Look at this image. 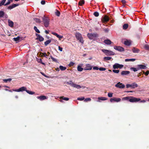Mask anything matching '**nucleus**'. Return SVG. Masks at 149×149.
<instances>
[{"label": "nucleus", "instance_id": "f257e3e1", "mask_svg": "<svg viewBox=\"0 0 149 149\" xmlns=\"http://www.w3.org/2000/svg\"><path fill=\"white\" fill-rule=\"evenodd\" d=\"M123 100H128L131 102H136L140 101V102L144 103L146 102V100H141L140 98H137L133 96H127L123 98Z\"/></svg>", "mask_w": 149, "mask_h": 149}, {"label": "nucleus", "instance_id": "f03ea898", "mask_svg": "<svg viewBox=\"0 0 149 149\" xmlns=\"http://www.w3.org/2000/svg\"><path fill=\"white\" fill-rule=\"evenodd\" d=\"M102 51L107 56L114 55H115V53L110 50L102 49Z\"/></svg>", "mask_w": 149, "mask_h": 149}, {"label": "nucleus", "instance_id": "7ed1b4c3", "mask_svg": "<svg viewBox=\"0 0 149 149\" xmlns=\"http://www.w3.org/2000/svg\"><path fill=\"white\" fill-rule=\"evenodd\" d=\"M42 22L44 23L45 27H48L49 24V19L45 17V16L42 17Z\"/></svg>", "mask_w": 149, "mask_h": 149}, {"label": "nucleus", "instance_id": "20e7f679", "mask_svg": "<svg viewBox=\"0 0 149 149\" xmlns=\"http://www.w3.org/2000/svg\"><path fill=\"white\" fill-rule=\"evenodd\" d=\"M75 37L77 40H79L80 42L83 43L84 42L81 35L79 33H77L75 34Z\"/></svg>", "mask_w": 149, "mask_h": 149}, {"label": "nucleus", "instance_id": "39448f33", "mask_svg": "<svg viewBox=\"0 0 149 149\" xmlns=\"http://www.w3.org/2000/svg\"><path fill=\"white\" fill-rule=\"evenodd\" d=\"M97 34L96 33H89L87 34V36L90 39H93L94 38L97 37Z\"/></svg>", "mask_w": 149, "mask_h": 149}, {"label": "nucleus", "instance_id": "423d86ee", "mask_svg": "<svg viewBox=\"0 0 149 149\" xmlns=\"http://www.w3.org/2000/svg\"><path fill=\"white\" fill-rule=\"evenodd\" d=\"M114 49L121 52H123L125 51L124 48L120 46H114Z\"/></svg>", "mask_w": 149, "mask_h": 149}, {"label": "nucleus", "instance_id": "0eeeda50", "mask_svg": "<svg viewBox=\"0 0 149 149\" xmlns=\"http://www.w3.org/2000/svg\"><path fill=\"white\" fill-rule=\"evenodd\" d=\"M26 87L23 86L19 88L18 89H13V90L14 91L19 92L20 91L22 92L24 91H26Z\"/></svg>", "mask_w": 149, "mask_h": 149}, {"label": "nucleus", "instance_id": "6e6552de", "mask_svg": "<svg viewBox=\"0 0 149 149\" xmlns=\"http://www.w3.org/2000/svg\"><path fill=\"white\" fill-rule=\"evenodd\" d=\"M123 65L120 64L118 63H116L113 65V68L114 69H118V68H121L123 67Z\"/></svg>", "mask_w": 149, "mask_h": 149}, {"label": "nucleus", "instance_id": "1a4fd4ad", "mask_svg": "<svg viewBox=\"0 0 149 149\" xmlns=\"http://www.w3.org/2000/svg\"><path fill=\"white\" fill-rule=\"evenodd\" d=\"M115 86L120 88H125V85L122 83L119 82L115 85Z\"/></svg>", "mask_w": 149, "mask_h": 149}, {"label": "nucleus", "instance_id": "9d476101", "mask_svg": "<svg viewBox=\"0 0 149 149\" xmlns=\"http://www.w3.org/2000/svg\"><path fill=\"white\" fill-rule=\"evenodd\" d=\"M101 20L102 22H105L109 21V18L107 15H105L104 17H102Z\"/></svg>", "mask_w": 149, "mask_h": 149}, {"label": "nucleus", "instance_id": "9b49d317", "mask_svg": "<svg viewBox=\"0 0 149 149\" xmlns=\"http://www.w3.org/2000/svg\"><path fill=\"white\" fill-rule=\"evenodd\" d=\"M121 100L120 98L115 97L111 98L110 99V101L111 102H113V101L118 102L120 101Z\"/></svg>", "mask_w": 149, "mask_h": 149}, {"label": "nucleus", "instance_id": "f8f14e48", "mask_svg": "<svg viewBox=\"0 0 149 149\" xmlns=\"http://www.w3.org/2000/svg\"><path fill=\"white\" fill-rule=\"evenodd\" d=\"M47 98L48 97H46L45 95H41L37 97V98L41 101L47 99Z\"/></svg>", "mask_w": 149, "mask_h": 149}, {"label": "nucleus", "instance_id": "ddd939ff", "mask_svg": "<svg viewBox=\"0 0 149 149\" xmlns=\"http://www.w3.org/2000/svg\"><path fill=\"white\" fill-rule=\"evenodd\" d=\"M137 69L138 70L143 69H146L147 67L145 65H137Z\"/></svg>", "mask_w": 149, "mask_h": 149}, {"label": "nucleus", "instance_id": "4468645a", "mask_svg": "<svg viewBox=\"0 0 149 149\" xmlns=\"http://www.w3.org/2000/svg\"><path fill=\"white\" fill-rule=\"evenodd\" d=\"M19 4H13L12 5L9 6L8 7V9L10 10H11V9L19 6Z\"/></svg>", "mask_w": 149, "mask_h": 149}, {"label": "nucleus", "instance_id": "2eb2a0df", "mask_svg": "<svg viewBox=\"0 0 149 149\" xmlns=\"http://www.w3.org/2000/svg\"><path fill=\"white\" fill-rule=\"evenodd\" d=\"M92 69V67L90 64H87L86 65V66L84 68V70H90Z\"/></svg>", "mask_w": 149, "mask_h": 149}, {"label": "nucleus", "instance_id": "dca6fc26", "mask_svg": "<svg viewBox=\"0 0 149 149\" xmlns=\"http://www.w3.org/2000/svg\"><path fill=\"white\" fill-rule=\"evenodd\" d=\"M130 73V72L128 71H123L121 72V75H126Z\"/></svg>", "mask_w": 149, "mask_h": 149}, {"label": "nucleus", "instance_id": "f3484780", "mask_svg": "<svg viewBox=\"0 0 149 149\" xmlns=\"http://www.w3.org/2000/svg\"><path fill=\"white\" fill-rule=\"evenodd\" d=\"M132 50L133 52L134 53H138L140 51V50L139 49L135 47H133L132 49Z\"/></svg>", "mask_w": 149, "mask_h": 149}, {"label": "nucleus", "instance_id": "a211bd4d", "mask_svg": "<svg viewBox=\"0 0 149 149\" xmlns=\"http://www.w3.org/2000/svg\"><path fill=\"white\" fill-rule=\"evenodd\" d=\"M104 43L107 45H109L111 44V41L109 39L105 40L104 41Z\"/></svg>", "mask_w": 149, "mask_h": 149}, {"label": "nucleus", "instance_id": "6ab92c4d", "mask_svg": "<svg viewBox=\"0 0 149 149\" xmlns=\"http://www.w3.org/2000/svg\"><path fill=\"white\" fill-rule=\"evenodd\" d=\"M131 43V42L130 40H127L124 41V44L127 46H130Z\"/></svg>", "mask_w": 149, "mask_h": 149}, {"label": "nucleus", "instance_id": "aec40b11", "mask_svg": "<svg viewBox=\"0 0 149 149\" xmlns=\"http://www.w3.org/2000/svg\"><path fill=\"white\" fill-rule=\"evenodd\" d=\"M8 25L10 27H12L13 26L14 23L13 21L10 20H8Z\"/></svg>", "mask_w": 149, "mask_h": 149}, {"label": "nucleus", "instance_id": "412c9836", "mask_svg": "<svg viewBox=\"0 0 149 149\" xmlns=\"http://www.w3.org/2000/svg\"><path fill=\"white\" fill-rule=\"evenodd\" d=\"M66 83L73 87L74 84V83H73L72 81H69L67 82Z\"/></svg>", "mask_w": 149, "mask_h": 149}, {"label": "nucleus", "instance_id": "4be33fe9", "mask_svg": "<svg viewBox=\"0 0 149 149\" xmlns=\"http://www.w3.org/2000/svg\"><path fill=\"white\" fill-rule=\"evenodd\" d=\"M131 84L132 86L131 87L132 88H135L137 87L138 86L137 84L135 82L132 83Z\"/></svg>", "mask_w": 149, "mask_h": 149}, {"label": "nucleus", "instance_id": "5701e85b", "mask_svg": "<svg viewBox=\"0 0 149 149\" xmlns=\"http://www.w3.org/2000/svg\"><path fill=\"white\" fill-rule=\"evenodd\" d=\"M36 39L38 40L40 42L44 40V38L41 36L39 37H37Z\"/></svg>", "mask_w": 149, "mask_h": 149}, {"label": "nucleus", "instance_id": "b1692460", "mask_svg": "<svg viewBox=\"0 0 149 149\" xmlns=\"http://www.w3.org/2000/svg\"><path fill=\"white\" fill-rule=\"evenodd\" d=\"M73 87L74 88H76L77 89H79L81 88V86L80 85L76 84L75 83L74 84Z\"/></svg>", "mask_w": 149, "mask_h": 149}, {"label": "nucleus", "instance_id": "393cba45", "mask_svg": "<svg viewBox=\"0 0 149 149\" xmlns=\"http://www.w3.org/2000/svg\"><path fill=\"white\" fill-rule=\"evenodd\" d=\"M73 87L74 88H76L77 89H79L81 88V86L80 85L76 84L75 83L74 84Z\"/></svg>", "mask_w": 149, "mask_h": 149}, {"label": "nucleus", "instance_id": "a878e982", "mask_svg": "<svg viewBox=\"0 0 149 149\" xmlns=\"http://www.w3.org/2000/svg\"><path fill=\"white\" fill-rule=\"evenodd\" d=\"M5 13L3 11H0V18L3 17H4Z\"/></svg>", "mask_w": 149, "mask_h": 149}, {"label": "nucleus", "instance_id": "bb28decb", "mask_svg": "<svg viewBox=\"0 0 149 149\" xmlns=\"http://www.w3.org/2000/svg\"><path fill=\"white\" fill-rule=\"evenodd\" d=\"M143 47L146 50H149V45L148 44H144L143 46Z\"/></svg>", "mask_w": 149, "mask_h": 149}, {"label": "nucleus", "instance_id": "cd10ccee", "mask_svg": "<svg viewBox=\"0 0 149 149\" xmlns=\"http://www.w3.org/2000/svg\"><path fill=\"white\" fill-rule=\"evenodd\" d=\"M51 42V40L50 39H49V40H48L44 42L45 45V46H47Z\"/></svg>", "mask_w": 149, "mask_h": 149}, {"label": "nucleus", "instance_id": "c85d7f7f", "mask_svg": "<svg viewBox=\"0 0 149 149\" xmlns=\"http://www.w3.org/2000/svg\"><path fill=\"white\" fill-rule=\"evenodd\" d=\"M33 20L37 23H40L41 22V20L38 18H33Z\"/></svg>", "mask_w": 149, "mask_h": 149}, {"label": "nucleus", "instance_id": "c756f323", "mask_svg": "<svg viewBox=\"0 0 149 149\" xmlns=\"http://www.w3.org/2000/svg\"><path fill=\"white\" fill-rule=\"evenodd\" d=\"M136 60L134 58H131V59H126L125 60V62H128L130 61H134Z\"/></svg>", "mask_w": 149, "mask_h": 149}, {"label": "nucleus", "instance_id": "7c9ffc66", "mask_svg": "<svg viewBox=\"0 0 149 149\" xmlns=\"http://www.w3.org/2000/svg\"><path fill=\"white\" fill-rule=\"evenodd\" d=\"M84 0H80L78 3L79 5L82 6L83 4L84 3Z\"/></svg>", "mask_w": 149, "mask_h": 149}, {"label": "nucleus", "instance_id": "2f4dec72", "mask_svg": "<svg viewBox=\"0 0 149 149\" xmlns=\"http://www.w3.org/2000/svg\"><path fill=\"white\" fill-rule=\"evenodd\" d=\"M77 70L81 72L83 70V68L80 65H78L77 68Z\"/></svg>", "mask_w": 149, "mask_h": 149}, {"label": "nucleus", "instance_id": "473e14b6", "mask_svg": "<svg viewBox=\"0 0 149 149\" xmlns=\"http://www.w3.org/2000/svg\"><path fill=\"white\" fill-rule=\"evenodd\" d=\"M55 14L57 16L59 17L60 16V13L58 10H56L55 12Z\"/></svg>", "mask_w": 149, "mask_h": 149}, {"label": "nucleus", "instance_id": "72a5a7b5", "mask_svg": "<svg viewBox=\"0 0 149 149\" xmlns=\"http://www.w3.org/2000/svg\"><path fill=\"white\" fill-rule=\"evenodd\" d=\"M107 98L104 97H98V99L102 100H107Z\"/></svg>", "mask_w": 149, "mask_h": 149}, {"label": "nucleus", "instance_id": "f704fd0d", "mask_svg": "<svg viewBox=\"0 0 149 149\" xmlns=\"http://www.w3.org/2000/svg\"><path fill=\"white\" fill-rule=\"evenodd\" d=\"M59 68L61 71L64 70L66 69V68L65 67L60 65L59 66Z\"/></svg>", "mask_w": 149, "mask_h": 149}, {"label": "nucleus", "instance_id": "c9c22d12", "mask_svg": "<svg viewBox=\"0 0 149 149\" xmlns=\"http://www.w3.org/2000/svg\"><path fill=\"white\" fill-rule=\"evenodd\" d=\"M60 99H62L63 100H66V101H68V100H69V98H68L64 97L63 96H61V97H60Z\"/></svg>", "mask_w": 149, "mask_h": 149}, {"label": "nucleus", "instance_id": "e433bc0d", "mask_svg": "<svg viewBox=\"0 0 149 149\" xmlns=\"http://www.w3.org/2000/svg\"><path fill=\"white\" fill-rule=\"evenodd\" d=\"M128 24H124L123 26V28L124 29H126L128 27Z\"/></svg>", "mask_w": 149, "mask_h": 149}, {"label": "nucleus", "instance_id": "4c0bfd02", "mask_svg": "<svg viewBox=\"0 0 149 149\" xmlns=\"http://www.w3.org/2000/svg\"><path fill=\"white\" fill-rule=\"evenodd\" d=\"M26 92L28 93V94H30V95H33V94H34L35 93L34 92H33V91H30L28 90H26Z\"/></svg>", "mask_w": 149, "mask_h": 149}, {"label": "nucleus", "instance_id": "58836bf2", "mask_svg": "<svg viewBox=\"0 0 149 149\" xmlns=\"http://www.w3.org/2000/svg\"><path fill=\"white\" fill-rule=\"evenodd\" d=\"M6 0H2L1 2L0 3V6H2V5H5L4 4Z\"/></svg>", "mask_w": 149, "mask_h": 149}, {"label": "nucleus", "instance_id": "ea45409f", "mask_svg": "<svg viewBox=\"0 0 149 149\" xmlns=\"http://www.w3.org/2000/svg\"><path fill=\"white\" fill-rule=\"evenodd\" d=\"M111 58V57H105L104 58V60H110Z\"/></svg>", "mask_w": 149, "mask_h": 149}, {"label": "nucleus", "instance_id": "a19ab883", "mask_svg": "<svg viewBox=\"0 0 149 149\" xmlns=\"http://www.w3.org/2000/svg\"><path fill=\"white\" fill-rule=\"evenodd\" d=\"M40 54H42V55L41 56H43L46 57V58H47V56H48V55L47 54H46V53H45H45L41 52Z\"/></svg>", "mask_w": 149, "mask_h": 149}, {"label": "nucleus", "instance_id": "79ce46f5", "mask_svg": "<svg viewBox=\"0 0 149 149\" xmlns=\"http://www.w3.org/2000/svg\"><path fill=\"white\" fill-rule=\"evenodd\" d=\"M34 29L35 31L38 33H40V32L39 30L37 29V27L36 26H34Z\"/></svg>", "mask_w": 149, "mask_h": 149}, {"label": "nucleus", "instance_id": "37998d69", "mask_svg": "<svg viewBox=\"0 0 149 149\" xmlns=\"http://www.w3.org/2000/svg\"><path fill=\"white\" fill-rule=\"evenodd\" d=\"M50 57L52 59L53 61L55 62L56 63L57 62V60L56 58L53 57L52 56H50Z\"/></svg>", "mask_w": 149, "mask_h": 149}, {"label": "nucleus", "instance_id": "c03bdc74", "mask_svg": "<svg viewBox=\"0 0 149 149\" xmlns=\"http://www.w3.org/2000/svg\"><path fill=\"white\" fill-rule=\"evenodd\" d=\"M3 80L6 83L8 81H10L12 80V79L11 78H9L7 79H3Z\"/></svg>", "mask_w": 149, "mask_h": 149}, {"label": "nucleus", "instance_id": "a18cd8bd", "mask_svg": "<svg viewBox=\"0 0 149 149\" xmlns=\"http://www.w3.org/2000/svg\"><path fill=\"white\" fill-rule=\"evenodd\" d=\"M20 37L19 36H18L17 38H13L14 40L15 41H19Z\"/></svg>", "mask_w": 149, "mask_h": 149}, {"label": "nucleus", "instance_id": "49530a36", "mask_svg": "<svg viewBox=\"0 0 149 149\" xmlns=\"http://www.w3.org/2000/svg\"><path fill=\"white\" fill-rule=\"evenodd\" d=\"M130 69L131 70H132L134 72L137 71L138 70L137 69V68H136L134 67L131 68Z\"/></svg>", "mask_w": 149, "mask_h": 149}, {"label": "nucleus", "instance_id": "de8ad7c7", "mask_svg": "<svg viewBox=\"0 0 149 149\" xmlns=\"http://www.w3.org/2000/svg\"><path fill=\"white\" fill-rule=\"evenodd\" d=\"M13 0H8V1L7 3H6L5 5H4V6H7L11 2H12L13 1Z\"/></svg>", "mask_w": 149, "mask_h": 149}, {"label": "nucleus", "instance_id": "09e8293b", "mask_svg": "<svg viewBox=\"0 0 149 149\" xmlns=\"http://www.w3.org/2000/svg\"><path fill=\"white\" fill-rule=\"evenodd\" d=\"M93 15L96 17H98L99 15V13L97 12H95L93 13Z\"/></svg>", "mask_w": 149, "mask_h": 149}, {"label": "nucleus", "instance_id": "8fccbe9b", "mask_svg": "<svg viewBox=\"0 0 149 149\" xmlns=\"http://www.w3.org/2000/svg\"><path fill=\"white\" fill-rule=\"evenodd\" d=\"M74 64V63L72 62H70L69 64V66L70 67H71L73 66Z\"/></svg>", "mask_w": 149, "mask_h": 149}, {"label": "nucleus", "instance_id": "3c124183", "mask_svg": "<svg viewBox=\"0 0 149 149\" xmlns=\"http://www.w3.org/2000/svg\"><path fill=\"white\" fill-rule=\"evenodd\" d=\"M91 99L90 98H86L84 100V101L85 102H87V101H91Z\"/></svg>", "mask_w": 149, "mask_h": 149}, {"label": "nucleus", "instance_id": "603ef678", "mask_svg": "<svg viewBox=\"0 0 149 149\" xmlns=\"http://www.w3.org/2000/svg\"><path fill=\"white\" fill-rule=\"evenodd\" d=\"M84 99H85V98L84 97H78L77 99L78 100H80V101L83 100H84Z\"/></svg>", "mask_w": 149, "mask_h": 149}, {"label": "nucleus", "instance_id": "864d4df0", "mask_svg": "<svg viewBox=\"0 0 149 149\" xmlns=\"http://www.w3.org/2000/svg\"><path fill=\"white\" fill-rule=\"evenodd\" d=\"M113 93H109L108 94V96L110 97H111L113 96Z\"/></svg>", "mask_w": 149, "mask_h": 149}, {"label": "nucleus", "instance_id": "5fc2aeb1", "mask_svg": "<svg viewBox=\"0 0 149 149\" xmlns=\"http://www.w3.org/2000/svg\"><path fill=\"white\" fill-rule=\"evenodd\" d=\"M38 62L39 63H41L43 65H45V63H43L42 61V60L41 58H40L39 60V61H38Z\"/></svg>", "mask_w": 149, "mask_h": 149}, {"label": "nucleus", "instance_id": "6e6d98bb", "mask_svg": "<svg viewBox=\"0 0 149 149\" xmlns=\"http://www.w3.org/2000/svg\"><path fill=\"white\" fill-rule=\"evenodd\" d=\"M112 71L113 72L116 73H118L119 72V70H112Z\"/></svg>", "mask_w": 149, "mask_h": 149}, {"label": "nucleus", "instance_id": "4d7b16f0", "mask_svg": "<svg viewBox=\"0 0 149 149\" xmlns=\"http://www.w3.org/2000/svg\"><path fill=\"white\" fill-rule=\"evenodd\" d=\"M99 70L100 71H104L106 70V69L105 68L101 67L99 68Z\"/></svg>", "mask_w": 149, "mask_h": 149}, {"label": "nucleus", "instance_id": "13d9d810", "mask_svg": "<svg viewBox=\"0 0 149 149\" xmlns=\"http://www.w3.org/2000/svg\"><path fill=\"white\" fill-rule=\"evenodd\" d=\"M104 31L106 33H107L109 31V29L108 28L104 29Z\"/></svg>", "mask_w": 149, "mask_h": 149}, {"label": "nucleus", "instance_id": "bf43d9fd", "mask_svg": "<svg viewBox=\"0 0 149 149\" xmlns=\"http://www.w3.org/2000/svg\"><path fill=\"white\" fill-rule=\"evenodd\" d=\"M52 34H53V35L57 37L58 36V34L56 33V32H52Z\"/></svg>", "mask_w": 149, "mask_h": 149}, {"label": "nucleus", "instance_id": "052dcab7", "mask_svg": "<svg viewBox=\"0 0 149 149\" xmlns=\"http://www.w3.org/2000/svg\"><path fill=\"white\" fill-rule=\"evenodd\" d=\"M127 88H129V87H131V84H127L126 85Z\"/></svg>", "mask_w": 149, "mask_h": 149}, {"label": "nucleus", "instance_id": "680f3d73", "mask_svg": "<svg viewBox=\"0 0 149 149\" xmlns=\"http://www.w3.org/2000/svg\"><path fill=\"white\" fill-rule=\"evenodd\" d=\"M149 74V71L147 70L146 72H145V75L146 76L148 75Z\"/></svg>", "mask_w": 149, "mask_h": 149}, {"label": "nucleus", "instance_id": "e2e57ef3", "mask_svg": "<svg viewBox=\"0 0 149 149\" xmlns=\"http://www.w3.org/2000/svg\"><path fill=\"white\" fill-rule=\"evenodd\" d=\"M93 69L97 70L99 69V68L97 66H95L93 67Z\"/></svg>", "mask_w": 149, "mask_h": 149}, {"label": "nucleus", "instance_id": "0e129e2a", "mask_svg": "<svg viewBox=\"0 0 149 149\" xmlns=\"http://www.w3.org/2000/svg\"><path fill=\"white\" fill-rule=\"evenodd\" d=\"M41 3L42 5H44L45 3V1H44V0L42 1L41 2Z\"/></svg>", "mask_w": 149, "mask_h": 149}, {"label": "nucleus", "instance_id": "69168bd1", "mask_svg": "<svg viewBox=\"0 0 149 149\" xmlns=\"http://www.w3.org/2000/svg\"><path fill=\"white\" fill-rule=\"evenodd\" d=\"M121 0V2L123 4H125L126 2L125 0Z\"/></svg>", "mask_w": 149, "mask_h": 149}, {"label": "nucleus", "instance_id": "338daca9", "mask_svg": "<svg viewBox=\"0 0 149 149\" xmlns=\"http://www.w3.org/2000/svg\"><path fill=\"white\" fill-rule=\"evenodd\" d=\"M58 49L60 51H62L63 50V48L62 47H61L60 46H58Z\"/></svg>", "mask_w": 149, "mask_h": 149}, {"label": "nucleus", "instance_id": "774afa93", "mask_svg": "<svg viewBox=\"0 0 149 149\" xmlns=\"http://www.w3.org/2000/svg\"><path fill=\"white\" fill-rule=\"evenodd\" d=\"M57 38H58L60 40L61 39L63 38V36H60L58 35V36L57 37Z\"/></svg>", "mask_w": 149, "mask_h": 149}]
</instances>
